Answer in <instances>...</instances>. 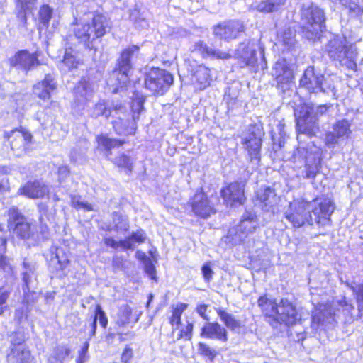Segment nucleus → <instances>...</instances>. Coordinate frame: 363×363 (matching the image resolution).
Instances as JSON below:
<instances>
[{
    "instance_id": "27",
    "label": "nucleus",
    "mask_w": 363,
    "mask_h": 363,
    "mask_svg": "<svg viewBox=\"0 0 363 363\" xmlns=\"http://www.w3.org/2000/svg\"><path fill=\"white\" fill-rule=\"evenodd\" d=\"M32 135L28 131L21 128V130H13L9 138L11 139V146L13 150H18L21 147L26 148L32 140Z\"/></svg>"
},
{
    "instance_id": "42",
    "label": "nucleus",
    "mask_w": 363,
    "mask_h": 363,
    "mask_svg": "<svg viewBox=\"0 0 363 363\" xmlns=\"http://www.w3.org/2000/svg\"><path fill=\"white\" fill-rule=\"evenodd\" d=\"M135 161V160L130 156L121 153L113 162L118 167L124 168L128 173H130L133 170Z\"/></svg>"
},
{
    "instance_id": "60",
    "label": "nucleus",
    "mask_w": 363,
    "mask_h": 363,
    "mask_svg": "<svg viewBox=\"0 0 363 363\" xmlns=\"http://www.w3.org/2000/svg\"><path fill=\"white\" fill-rule=\"evenodd\" d=\"M347 284L357 295V301L358 302L359 308H363V284L358 286V288L357 289L353 286H350L349 284Z\"/></svg>"
},
{
    "instance_id": "41",
    "label": "nucleus",
    "mask_w": 363,
    "mask_h": 363,
    "mask_svg": "<svg viewBox=\"0 0 363 363\" xmlns=\"http://www.w3.org/2000/svg\"><path fill=\"white\" fill-rule=\"evenodd\" d=\"M217 313L220 320L224 323L225 325L230 330L239 329L241 326L240 321L237 320L232 314L222 310H217Z\"/></svg>"
},
{
    "instance_id": "56",
    "label": "nucleus",
    "mask_w": 363,
    "mask_h": 363,
    "mask_svg": "<svg viewBox=\"0 0 363 363\" xmlns=\"http://www.w3.org/2000/svg\"><path fill=\"white\" fill-rule=\"evenodd\" d=\"M347 9L352 16H358L363 13V8L359 5V0H352Z\"/></svg>"
},
{
    "instance_id": "8",
    "label": "nucleus",
    "mask_w": 363,
    "mask_h": 363,
    "mask_svg": "<svg viewBox=\"0 0 363 363\" xmlns=\"http://www.w3.org/2000/svg\"><path fill=\"white\" fill-rule=\"evenodd\" d=\"M257 226L256 215L252 212H246L243 214L240 224L229 230L227 238L233 245L240 244L249 235L255 233Z\"/></svg>"
},
{
    "instance_id": "1",
    "label": "nucleus",
    "mask_w": 363,
    "mask_h": 363,
    "mask_svg": "<svg viewBox=\"0 0 363 363\" xmlns=\"http://www.w3.org/2000/svg\"><path fill=\"white\" fill-rule=\"evenodd\" d=\"M333 211V203L330 198H316L311 201L298 198L290 202L284 214L295 228L314 223L324 227L330 225Z\"/></svg>"
},
{
    "instance_id": "24",
    "label": "nucleus",
    "mask_w": 363,
    "mask_h": 363,
    "mask_svg": "<svg viewBox=\"0 0 363 363\" xmlns=\"http://www.w3.org/2000/svg\"><path fill=\"white\" fill-rule=\"evenodd\" d=\"M69 259L68 255L65 252L62 248L52 247L50 249V258L49 261L50 267L56 271L65 269L69 264Z\"/></svg>"
},
{
    "instance_id": "30",
    "label": "nucleus",
    "mask_w": 363,
    "mask_h": 363,
    "mask_svg": "<svg viewBox=\"0 0 363 363\" xmlns=\"http://www.w3.org/2000/svg\"><path fill=\"white\" fill-rule=\"evenodd\" d=\"M334 313L331 309L328 308L325 306H320L318 309H315L312 314L311 325L313 328L318 329L319 326L325 323H330L333 319Z\"/></svg>"
},
{
    "instance_id": "23",
    "label": "nucleus",
    "mask_w": 363,
    "mask_h": 363,
    "mask_svg": "<svg viewBox=\"0 0 363 363\" xmlns=\"http://www.w3.org/2000/svg\"><path fill=\"white\" fill-rule=\"evenodd\" d=\"M242 140L251 160H259L262 146L261 136L250 129L248 135L244 137Z\"/></svg>"
},
{
    "instance_id": "14",
    "label": "nucleus",
    "mask_w": 363,
    "mask_h": 363,
    "mask_svg": "<svg viewBox=\"0 0 363 363\" xmlns=\"http://www.w3.org/2000/svg\"><path fill=\"white\" fill-rule=\"evenodd\" d=\"M351 123L347 119L335 121L332 125V130L325 134L327 145H335L339 141L348 139L352 134Z\"/></svg>"
},
{
    "instance_id": "36",
    "label": "nucleus",
    "mask_w": 363,
    "mask_h": 363,
    "mask_svg": "<svg viewBox=\"0 0 363 363\" xmlns=\"http://www.w3.org/2000/svg\"><path fill=\"white\" fill-rule=\"evenodd\" d=\"M145 239L146 236L143 230H138L135 232H133L129 237L121 240V247L124 250H133L135 242L138 244L143 243Z\"/></svg>"
},
{
    "instance_id": "32",
    "label": "nucleus",
    "mask_w": 363,
    "mask_h": 363,
    "mask_svg": "<svg viewBox=\"0 0 363 363\" xmlns=\"http://www.w3.org/2000/svg\"><path fill=\"white\" fill-rule=\"evenodd\" d=\"M296 31L289 27H285L277 33L278 43L282 45L284 49L290 50L296 43Z\"/></svg>"
},
{
    "instance_id": "3",
    "label": "nucleus",
    "mask_w": 363,
    "mask_h": 363,
    "mask_svg": "<svg viewBox=\"0 0 363 363\" xmlns=\"http://www.w3.org/2000/svg\"><path fill=\"white\" fill-rule=\"evenodd\" d=\"M330 106L313 104H304L299 108H295L294 116L296 121L297 139L300 140L302 135L312 137L319 129L318 120L326 114Z\"/></svg>"
},
{
    "instance_id": "13",
    "label": "nucleus",
    "mask_w": 363,
    "mask_h": 363,
    "mask_svg": "<svg viewBox=\"0 0 363 363\" xmlns=\"http://www.w3.org/2000/svg\"><path fill=\"white\" fill-rule=\"evenodd\" d=\"M257 47L252 40H246L238 45L233 57L238 60L241 67H255L257 65Z\"/></svg>"
},
{
    "instance_id": "57",
    "label": "nucleus",
    "mask_w": 363,
    "mask_h": 363,
    "mask_svg": "<svg viewBox=\"0 0 363 363\" xmlns=\"http://www.w3.org/2000/svg\"><path fill=\"white\" fill-rule=\"evenodd\" d=\"M28 312V303H23L20 308L16 310L15 318L18 320V322H21L23 319L27 318Z\"/></svg>"
},
{
    "instance_id": "28",
    "label": "nucleus",
    "mask_w": 363,
    "mask_h": 363,
    "mask_svg": "<svg viewBox=\"0 0 363 363\" xmlns=\"http://www.w3.org/2000/svg\"><path fill=\"white\" fill-rule=\"evenodd\" d=\"M36 2L37 0H16L17 18L21 26L26 28L27 13L36 8Z\"/></svg>"
},
{
    "instance_id": "17",
    "label": "nucleus",
    "mask_w": 363,
    "mask_h": 363,
    "mask_svg": "<svg viewBox=\"0 0 363 363\" xmlns=\"http://www.w3.org/2000/svg\"><path fill=\"white\" fill-rule=\"evenodd\" d=\"M278 200L274 189L270 187H260L255 192V205L264 211L274 213Z\"/></svg>"
},
{
    "instance_id": "53",
    "label": "nucleus",
    "mask_w": 363,
    "mask_h": 363,
    "mask_svg": "<svg viewBox=\"0 0 363 363\" xmlns=\"http://www.w3.org/2000/svg\"><path fill=\"white\" fill-rule=\"evenodd\" d=\"M98 319L101 326L103 327L104 328H106L108 324V319L100 305L96 306L95 310V315L93 318V320H96V323Z\"/></svg>"
},
{
    "instance_id": "20",
    "label": "nucleus",
    "mask_w": 363,
    "mask_h": 363,
    "mask_svg": "<svg viewBox=\"0 0 363 363\" xmlns=\"http://www.w3.org/2000/svg\"><path fill=\"white\" fill-rule=\"evenodd\" d=\"M10 65L26 72L33 69L38 65V57L27 50L18 51L13 57L9 59Z\"/></svg>"
},
{
    "instance_id": "5",
    "label": "nucleus",
    "mask_w": 363,
    "mask_h": 363,
    "mask_svg": "<svg viewBox=\"0 0 363 363\" xmlns=\"http://www.w3.org/2000/svg\"><path fill=\"white\" fill-rule=\"evenodd\" d=\"M100 116H104L106 119L112 117V124L115 131L118 135H131L134 128L130 130L128 128L127 109L119 103H108L104 101L97 103L94 108L92 116L97 118Z\"/></svg>"
},
{
    "instance_id": "31",
    "label": "nucleus",
    "mask_w": 363,
    "mask_h": 363,
    "mask_svg": "<svg viewBox=\"0 0 363 363\" xmlns=\"http://www.w3.org/2000/svg\"><path fill=\"white\" fill-rule=\"evenodd\" d=\"M194 48L195 50L199 51L204 57H211L212 58L219 60H228L233 57V55L230 53L219 50H215L208 47L202 41L196 43Z\"/></svg>"
},
{
    "instance_id": "64",
    "label": "nucleus",
    "mask_w": 363,
    "mask_h": 363,
    "mask_svg": "<svg viewBox=\"0 0 363 363\" xmlns=\"http://www.w3.org/2000/svg\"><path fill=\"white\" fill-rule=\"evenodd\" d=\"M104 243L112 248L116 249L119 247H121V240L119 242L115 240L113 238L109 237V238H104Z\"/></svg>"
},
{
    "instance_id": "15",
    "label": "nucleus",
    "mask_w": 363,
    "mask_h": 363,
    "mask_svg": "<svg viewBox=\"0 0 363 363\" xmlns=\"http://www.w3.org/2000/svg\"><path fill=\"white\" fill-rule=\"evenodd\" d=\"M244 31V26L239 21H228L214 26V35L221 40L229 41L235 39Z\"/></svg>"
},
{
    "instance_id": "18",
    "label": "nucleus",
    "mask_w": 363,
    "mask_h": 363,
    "mask_svg": "<svg viewBox=\"0 0 363 363\" xmlns=\"http://www.w3.org/2000/svg\"><path fill=\"white\" fill-rule=\"evenodd\" d=\"M245 184L242 182L230 184L221 190L220 194L227 205H241L245 201L244 194Z\"/></svg>"
},
{
    "instance_id": "49",
    "label": "nucleus",
    "mask_w": 363,
    "mask_h": 363,
    "mask_svg": "<svg viewBox=\"0 0 363 363\" xmlns=\"http://www.w3.org/2000/svg\"><path fill=\"white\" fill-rule=\"evenodd\" d=\"M25 337L23 333L18 331L12 333L10 336L11 346L9 349H15L18 346L28 347L25 344Z\"/></svg>"
},
{
    "instance_id": "38",
    "label": "nucleus",
    "mask_w": 363,
    "mask_h": 363,
    "mask_svg": "<svg viewBox=\"0 0 363 363\" xmlns=\"http://www.w3.org/2000/svg\"><path fill=\"white\" fill-rule=\"evenodd\" d=\"M143 103L144 99L142 98H138L133 101V104L131 106L132 111H133V116H132V120H130L129 118V114L127 112L128 114V118L129 120V123H127L128 128L129 130L131 129V128H134L133 132L131 134H133L135 132V123L137 120L139 119L140 114L141 111L143 110Z\"/></svg>"
},
{
    "instance_id": "26",
    "label": "nucleus",
    "mask_w": 363,
    "mask_h": 363,
    "mask_svg": "<svg viewBox=\"0 0 363 363\" xmlns=\"http://www.w3.org/2000/svg\"><path fill=\"white\" fill-rule=\"evenodd\" d=\"M6 359L9 363H33L28 348L21 345L15 349H9Z\"/></svg>"
},
{
    "instance_id": "58",
    "label": "nucleus",
    "mask_w": 363,
    "mask_h": 363,
    "mask_svg": "<svg viewBox=\"0 0 363 363\" xmlns=\"http://www.w3.org/2000/svg\"><path fill=\"white\" fill-rule=\"evenodd\" d=\"M193 327L194 326L191 323H188V324L179 333L177 340L182 339L183 337L186 338V340H190L191 337Z\"/></svg>"
},
{
    "instance_id": "48",
    "label": "nucleus",
    "mask_w": 363,
    "mask_h": 363,
    "mask_svg": "<svg viewBox=\"0 0 363 363\" xmlns=\"http://www.w3.org/2000/svg\"><path fill=\"white\" fill-rule=\"evenodd\" d=\"M114 230L116 231H126L129 228L128 221L126 217L115 213L113 216Z\"/></svg>"
},
{
    "instance_id": "45",
    "label": "nucleus",
    "mask_w": 363,
    "mask_h": 363,
    "mask_svg": "<svg viewBox=\"0 0 363 363\" xmlns=\"http://www.w3.org/2000/svg\"><path fill=\"white\" fill-rule=\"evenodd\" d=\"M130 19L133 22L135 27L140 29H144L148 26V21L145 16L138 8L130 11Z\"/></svg>"
},
{
    "instance_id": "16",
    "label": "nucleus",
    "mask_w": 363,
    "mask_h": 363,
    "mask_svg": "<svg viewBox=\"0 0 363 363\" xmlns=\"http://www.w3.org/2000/svg\"><path fill=\"white\" fill-rule=\"evenodd\" d=\"M192 211L202 218H207L216 211L206 194L201 189L198 190L191 200Z\"/></svg>"
},
{
    "instance_id": "46",
    "label": "nucleus",
    "mask_w": 363,
    "mask_h": 363,
    "mask_svg": "<svg viewBox=\"0 0 363 363\" xmlns=\"http://www.w3.org/2000/svg\"><path fill=\"white\" fill-rule=\"evenodd\" d=\"M70 350L65 346L55 348L53 354L48 359L49 363H63V360L69 355Z\"/></svg>"
},
{
    "instance_id": "4",
    "label": "nucleus",
    "mask_w": 363,
    "mask_h": 363,
    "mask_svg": "<svg viewBox=\"0 0 363 363\" xmlns=\"http://www.w3.org/2000/svg\"><path fill=\"white\" fill-rule=\"evenodd\" d=\"M325 52L333 60L339 61L342 66L350 70H357V48L349 44L345 37L333 36L325 45Z\"/></svg>"
},
{
    "instance_id": "54",
    "label": "nucleus",
    "mask_w": 363,
    "mask_h": 363,
    "mask_svg": "<svg viewBox=\"0 0 363 363\" xmlns=\"http://www.w3.org/2000/svg\"><path fill=\"white\" fill-rule=\"evenodd\" d=\"M89 347V343L88 341L84 342L81 349L79 350V356L76 359V363H85L89 359L88 350Z\"/></svg>"
},
{
    "instance_id": "19",
    "label": "nucleus",
    "mask_w": 363,
    "mask_h": 363,
    "mask_svg": "<svg viewBox=\"0 0 363 363\" xmlns=\"http://www.w3.org/2000/svg\"><path fill=\"white\" fill-rule=\"evenodd\" d=\"M49 191V188L45 183L39 180H34L28 181L20 187L17 194L28 199H38L43 198L48 194Z\"/></svg>"
},
{
    "instance_id": "43",
    "label": "nucleus",
    "mask_w": 363,
    "mask_h": 363,
    "mask_svg": "<svg viewBox=\"0 0 363 363\" xmlns=\"http://www.w3.org/2000/svg\"><path fill=\"white\" fill-rule=\"evenodd\" d=\"M132 309L128 305H123L120 307L116 318V324L124 326L130 322Z\"/></svg>"
},
{
    "instance_id": "47",
    "label": "nucleus",
    "mask_w": 363,
    "mask_h": 363,
    "mask_svg": "<svg viewBox=\"0 0 363 363\" xmlns=\"http://www.w3.org/2000/svg\"><path fill=\"white\" fill-rule=\"evenodd\" d=\"M74 94L79 102H84L90 99L91 91L85 82H80L74 89Z\"/></svg>"
},
{
    "instance_id": "34",
    "label": "nucleus",
    "mask_w": 363,
    "mask_h": 363,
    "mask_svg": "<svg viewBox=\"0 0 363 363\" xmlns=\"http://www.w3.org/2000/svg\"><path fill=\"white\" fill-rule=\"evenodd\" d=\"M80 63L79 59L76 56L74 50L71 48H66L63 60L60 67L63 72H67L77 67Z\"/></svg>"
},
{
    "instance_id": "52",
    "label": "nucleus",
    "mask_w": 363,
    "mask_h": 363,
    "mask_svg": "<svg viewBox=\"0 0 363 363\" xmlns=\"http://www.w3.org/2000/svg\"><path fill=\"white\" fill-rule=\"evenodd\" d=\"M199 352L201 355L206 356L210 359L213 360L216 356L215 350L210 347L208 345L200 342L199 344Z\"/></svg>"
},
{
    "instance_id": "12",
    "label": "nucleus",
    "mask_w": 363,
    "mask_h": 363,
    "mask_svg": "<svg viewBox=\"0 0 363 363\" xmlns=\"http://www.w3.org/2000/svg\"><path fill=\"white\" fill-rule=\"evenodd\" d=\"M126 52L121 53L117 62V68L110 75L108 83L116 86V89L122 88L129 81V73L132 69V62L126 59Z\"/></svg>"
},
{
    "instance_id": "9",
    "label": "nucleus",
    "mask_w": 363,
    "mask_h": 363,
    "mask_svg": "<svg viewBox=\"0 0 363 363\" xmlns=\"http://www.w3.org/2000/svg\"><path fill=\"white\" fill-rule=\"evenodd\" d=\"M173 82V76L169 72L162 69L152 68L146 74L145 85L153 94L163 95Z\"/></svg>"
},
{
    "instance_id": "55",
    "label": "nucleus",
    "mask_w": 363,
    "mask_h": 363,
    "mask_svg": "<svg viewBox=\"0 0 363 363\" xmlns=\"http://www.w3.org/2000/svg\"><path fill=\"white\" fill-rule=\"evenodd\" d=\"M6 239L3 232L0 230V267L5 269L6 265L4 253L6 250Z\"/></svg>"
},
{
    "instance_id": "7",
    "label": "nucleus",
    "mask_w": 363,
    "mask_h": 363,
    "mask_svg": "<svg viewBox=\"0 0 363 363\" xmlns=\"http://www.w3.org/2000/svg\"><path fill=\"white\" fill-rule=\"evenodd\" d=\"M311 146H298L293 153L292 160L294 163H304L305 169L302 172V177L313 179L319 172L320 158L318 152L309 150Z\"/></svg>"
},
{
    "instance_id": "39",
    "label": "nucleus",
    "mask_w": 363,
    "mask_h": 363,
    "mask_svg": "<svg viewBox=\"0 0 363 363\" xmlns=\"http://www.w3.org/2000/svg\"><path fill=\"white\" fill-rule=\"evenodd\" d=\"M97 142L99 145L102 146L106 151V156L109 157L111 154V150L116 147H120L124 143V140L118 139H111L105 135H100L97 137Z\"/></svg>"
},
{
    "instance_id": "6",
    "label": "nucleus",
    "mask_w": 363,
    "mask_h": 363,
    "mask_svg": "<svg viewBox=\"0 0 363 363\" xmlns=\"http://www.w3.org/2000/svg\"><path fill=\"white\" fill-rule=\"evenodd\" d=\"M323 10L313 4H304L301 10L303 33L308 40H315L325 27Z\"/></svg>"
},
{
    "instance_id": "63",
    "label": "nucleus",
    "mask_w": 363,
    "mask_h": 363,
    "mask_svg": "<svg viewBox=\"0 0 363 363\" xmlns=\"http://www.w3.org/2000/svg\"><path fill=\"white\" fill-rule=\"evenodd\" d=\"M208 307V306L206 304H201L196 307V312L202 318L206 320H209V317L206 314Z\"/></svg>"
},
{
    "instance_id": "35",
    "label": "nucleus",
    "mask_w": 363,
    "mask_h": 363,
    "mask_svg": "<svg viewBox=\"0 0 363 363\" xmlns=\"http://www.w3.org/2000/svg\"><path fill=\"white\" fill-rule=\"evenodd\" d=\"M74 35L75 37L82 43H86L94 40L90 23L77 24L76 28H74Z\"/></svg>"
},
{
    "instance_id": "59",
    "label": "nucleus",
    "mask_w": 363,
    "mask_h": 363,
    "mask_svg": "<svg viewBox=\"0 0 363 363\" xmlns=\"http://www.w3.org/2000/svg\"><path fill=\"white\" fill-rule=\"evenodd\" d=\"M140 48L137 45H130L122 51L121 53L126 52V59L132 62V59L139 53Z\"/></svg>"
},
{
    "instance_id": "44",
    "label": "nucleus",
    "mask_w": 363,
    "mask_h": 363,
    "mask_svg": "<svg viewBox=\"0 0 363 363\" xmlns=\"http://www.w3.org/2000/svg\"><path fill=\"white\" fill-rule=\"evenodd\" d=\"M188 305L186 303H180L177 304L172 311V315L170 318V323L173 327L176 326V328H173V333L176 328H177L181 325V317L183 312L187 308Z\"/></svg>"
},
{
    "instance_id": "40",
    "label": "nucleus",
    "mask_w": 363,
    "mask_h": 363,
    "mask_svg": "<svg viewBox=\"0 0 363 363\" xmlns=\"http://www.w3.org/2000/svg\"><path fill=\"white\" fill-rule=\"evenodd\" d=\"M286 0H264L259 3L257 9L262 13H271L279 10Z\"/></svg>"
},
{
    "instance_id": "2",
    "label": "nucleus",
    "mask_w": 363,
    "mask_h": 363,
    "mask_svg": "<svg viewBox=\"0 0 363 363\" xmlns=\"http://www.w3.org/2000/svg\"><path fill=\"white\" fill-rule=\"evenodd\" d=\"M257 303L267 321L273 328H277L281 325L291 326L301 320V315L296 304L287 298H281L277 302L262 296L258 299Z\"/></svg>"
},
{
    "instance_id": "33",
    "label": "nucleus",
    "mask_w": 363,
    "mask_h": 363,
    "mask_svg": "<svg viewBox=\"0 0 363 363\" xmlns=\"http://www.w3.org/2000/svg\"><path fill=\"white\" fill-rule=\"evenodd\" d=\"M211 70L204 65H199L194 72L195 83L200 89H204L210 85L211 81Z\"/></svg>"
},
{
    "instance_id": "10",
    "label": "nucleus",
    "mask_w": 363,
    "mask_h": 363,
    "mask_svg": "<svg viewBox=\"0 0 363 363\" xmlns=\"http://www.w3.org/2000/svg\"><path fill=\"white\" fill-rule=\"evenodd\" d=\"M299 86L309 94H318L332 90L323 74L316 72L314 67H308L300 79Z\"/></svg>"
},
{
    "instance_id": "22",
    "label": "nucleus",
    "mask_w": 363,
    "mask_h": 363,
    "mask_svg": "<svg viewBox=\"0 0 363 363\" xmlns=\"http://www.w3.org/2000/svg\"><path fill=\"white\" fill-rule=\"evenodd\" d=\"M201 336L206 338L218 340L223 342L228 341L226 329L216 322L206 323L201 328Z\"/></svg>"
},
{
    "instance_id": "61",
    "label": "nucleus",
    "mask_w": 363,
    "mask_h": 363,
    "mask_svg": "<svg viewBox=\"0 0 363 363\" xmlns=\"http://www.w3.org/2000/svg\"><path fill=\"white\" fill-rule=\"evenodd\" d=\"M133 355V350L126 346L123 350V352L121 355V361L123 363H129V361L132 359Z\"/></svg>"
},
{
    "instance_id": "62",
    "label": "nucleus",
    "mask_w": 363,
    "mask_h": 363,
    "mask_svg": "<svg viewBox=\"0 0 363 363\" xmlns=\"http://www.w3.org/2000/svg\"><path fill=\"white\" fill-rule=\"evenodd\" d=\"M202 274L206 281H209L211 279L213 271L208 264H204L202 267Z\"/></svg>"
},
{
    "instance_id": "51",
    "label": "nucleus",
    "mask_w": 363,
    "mask_h": 363,
    "mask_svg": "<svg viewBox=\"0 0 363 363\" xmlns=\"http://www.w3.org/2000/svg\"><path fill=\"white\" fill-rule=\"evenodd\" d=\"M143 255L144 257V267L145 272L152 279L155 280L156 270L152 262L148 257L146 256L145 254H143Z\"/></svg>"
},
{
    "instance_id": "50",
    "label": "nucleus",
    "mask_w": 363,
    "mask_h": 363,
    "mask_svg": "<svg viewBox=\"0 0 363 363\" xmlns=\"http://www.w3.org/2000/svg\"><path fill=\"white\" fill-rule=\"evenodd\" d=\"M11 294V291L4 287L0 286V315L3 314L7 308L6 301Z\"/></svg>"
},
{
    "instance_id": "25",
    "label": "nucleus",
    "mask_w": 363,
    "mask_h": 363,
    "mask_svg": "<svg viewBox=\"0 0 363 363\" xmlns=\"http://www.w3.org/2000/svg\"><path fill=\"white\" fill-rule=\"evenodd\" d=\"M90 25L94 40L104 36L111 28L109 20L103 14L94 15Z\"/></svg>"
},
{
    "instance_id": "11",
    "label": "nucleus",
    "mask_w": 363,
    "mask_h": 363,
    "mask_svg": "<svg viewBox=\"0 0 363 363\" xmlns=\"http://www.w3.org/2000/svg\"><path fill=\"white\" fill-rule=\"evenodd\" d=\"M8 216V226L17 236L23 240L33 239L35 242L39 240L31 233L30 223L16 207L10 208Z\"/></svg>"
},
{
    "instance_id": "21",
    "label": "nucleus",
    "mask_w": 363,
    "mask_h": 363,
    "mask_svg": "<svg viewBox=\"0 0 363 363\" xmlns=\"http://www.w3.org/2000/svg\"><path fill=\"white\" fill-rule=\"evenodd\" d=\"M57 84L52 75L46 74L44 79L33 86V93L39 99L49 101L51 94L56 89Z\"/></svg>"
},
{
    "instance_id": "37",
    "label": "nucleus",
    "mask_w": 363,
    "mask_h": 363,
    "mask_svg": "<svg viewBox=\"0 0 363 363\" xmlns=\"http://www.w3.org/2000/svg\"><path fill=\"white\" fill-rule=\"evenodd\" d=\"M52 14L53 9L48 4H44L40 7L38 11V30H41L48 28Z\"/></svg>"
},
{
    "instance_id": "29",
    "label": "nucleus",
    "mask_w": 363,
    "mask_h": 363,
    "mask_svg": "<svg viewBox=\"0 0 363 363\" xmlns=\"http://www.w3.org/2000/svg\"><path fill=\"white\" fill-rule=\"evenodd\" d=\"M23 280L25 284L23 290L24 292L27 290L30 291V287L33 286V284L36 281V263L34 262L29 261L26 259L23 262Z\"/></svg>"
}]
</instances>
